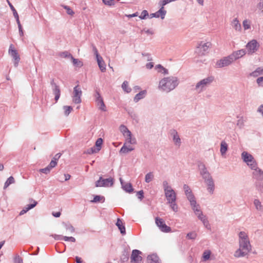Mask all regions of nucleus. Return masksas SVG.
<instances>
[{
    "label": "nucleus",
    "mask_w": 263,
    "mask_h": 263,
    "mask_svg": "<svg viewBox=\"0 0 263 263\" xmlns=\"http://www.w3.org/2000/svg\"><path fill=\"white\" fill-rule=\"evenodd\" d=\"M155 222L158 227L163 229L162 230H171L170 228L166 225L164 220L162 218L156 217L155 219Z\"/></svg>",
    "instance_id": "5701e85b"
},
{
    "label": "nucleus",
    "mask_w": 263,
    "mask_h": 263,
    "mask_svg": "<svg viewBox=\"0 0 263 263\" xmlns=\"http://www.w3.org/2000/svg\"><path fill=\"white\" fill-rule=\"evenodd\" d=\"M147 16H148V13L147 10H144L142 11L139 18L141 20H144L146 18Z\"/></svg>",
    "instance_id": "13d9d810"
},
{
    "label": "nucleus",
    "mask_w": 263,
    "mask_h": 263,
    "mask_svg": "<svg viewBox=\"0 0 263 263\" xmlns=\"http://www.w3.org/2000/svg\"><path fill=\"white\" fill-rule=\"evenodd\" d=\"M162 185L164 192L173 190L171 186L169 185L168 182L166 180L163 181Z\"/></svg>",
    "instance_id": "ea45409f"
},
{
    "label": "nucleus",
    "mask_w": 263,
    "mask_h": 263,
    "mask_svg": "<svg viewBox=\"0 0 263 263\" xmlns=\"http://www.w3.org/2000/svg\"><path fill=\"white\" fill-rule=\"evenodd\" d=\"M103 200V201L104 200V197L103 196H101L100 195H96L94 196L93 199L91 200L92 202H101Z\"/></svg>",
    "instance_id": "de8ad7c7"
},
{
    "label": "nucleus",
    "mask_w": 263,
    "mask_h": 263,
    "mask_svg": "<svg viewBox=\"0 0 263 263\" xmlns=\"http://www.w3.org/2000/svg\"><path fill=\"white\" fill-rule=\"evenodd\" d=\"M14 179L12 176L9 177L5 182L4 186V189H7L10 184L14 183Z\"/></svg>",
    "instance_id": "f704fd0d"
},
{
    "label": "nucleus",
    "mask_w": 263,
    "mask_h": 263,
    "mask_svg": "<svg viewBox=\"0 0 263 263\" xmlns=\"http://www.w3.org/2000/svg\"><path fill=\"white\" fill-rule=\"evenodd\" d=\"M121 87L122 89L127 93H129L132 91V88L128 86V82L126 81L123 82Z\"/></svg>",
    "instance_id": "473e14b6"
},
{
    "label": "nucleus",
    "mask_w": 263,
    "mask_h": 263,
    "mask_svg": "<svg viewBox=\"0 0 263 263\" xmlns=\"http://www.w3.org/2000/svg\"><path fill=\"white\" fill-rule=\"evenodd\" d=\"M137 196L138 199L142 200L144 198V192L143 190H140L137 193Z\"/></svg>",
    "instance_id": "69168bd1"
},
{
    "label": "nucleus",
    "mask_w": 263,
    "mask_h": 263,
    "mask_svg": "<svg viewBox=\"0 0 263 263\" xmlns=\"http://www.w3.org/2000/svg\"><path fill=\"white\" fill-rule=\"evenodd\" d=\"M104 4L108 6H114L115 2L114 0H102Z\"/></svg>",
    "instance_id": "0e129e2a"
},
{
    "label": "nucleus",
    "mask_w": 263,
    "mask_h": 263,
    "mask_svg": "<svg viewBox=\"0 0 263 263\" xmlns=\"http://www.w3.org/2000/svg\"><path fill=\"white\" fill-rule=\"evenodd\" d=\"M145 93H146V91L143 90V91H141L140 92L136 94L134 98V102L137 103L141 99L144 98L145 97Z\"/></svg>",
    "instance_id": "cd10ccee"
},
{
    "label": "nucleus",
    "mask_w": 263,
    "mask_h": 263,
    "mask_svg": "<svg viewBox=\"0 0 263 263\" xmlns=\"http://www.w3.org/2000/svg\"><path fill=\"white\" fill-rule=\"evenodd\" d=\"M170 205V206L172 210L174 211V212H177L178 211V206L177 204L176 203V201H172V202H170L167 203Z\"/></svg>",
    "instance_id": "4c0bfd02"
},
{
    "label": "nucleus",
    "mask_w": 263,
    "mask_h": 263,
    "mask_svg": "<svg viewBox=\"0 0 263 263\" xmlns=\"http://www.w3.org/2000/svg\"><path fill=\"white\" fill-rule=\"evenodd\" d=\"M116 224L118 227L119 230H125V228L123 225V223L120 219L118 218Z\"/></svg>",
    "instance_id": "37998d69"
},
{
    "label": "nucleus",
    "mask_w": 263,
    "mask_h": 263,
    "mask_svg": "<svg viewBox=\"0 0 263 263\" xmlns=\"http://www.w3.org/2000/svg\"><path fill=\"white\" fill-rule=\"evenodd\" d=\"M56 240H63L64 236L62 235L52 234L51 235Z\"/></svg>",
    "instance_id": "052dcab7"
},
{
    "label": "nucleus",
    "mask_w": 263,
    "mask_h": 263,
    "mask_svg": "<svg viewBox=\"0 0 263 263\" xmlns=\"http://www.w3.org/2000/svg\"><path fill=\"white\" fill-rule=\"evenodd\" d=\"M263 74V67H258L255 70L250 73V76L253 77H257L259 75Z\"/></svg>",
    "instance_id": "7c9ffc66"
},
{
    "label": "nucleus",
    "mask_w": 263,
    "mask_h": 263,
    "mask_svg": "<svg viewBox=\"0 0 263 263\" xmlns=\"http://www.w3.org/2000/svg\"><path fill=\"white\" fill-rule=\"evenodd\" d=\"M59 55L63 58H70L71 59L72 55L67 51H65L59 53Z\"/></svg>",
    "instance_id": "a19ab883"
},
{
    "label": "nucleus",
    "mask_w": 263,
    "mask_h": 263,
    "mask_svg": "<svg viewBox=\"0 0 263 263\" xmlns=\"http://www.w3.org/2000/svg\"><path fill=\"white\" fill-rule=\"evenodd\" d=\"M121 183L122 185V187L123 190L126 191L127 193H132L134 191V189L133 188V186L132 184L129 183H126L125 184H123V181L121 178L120 179Z\"/></svg>",
    "instance_id": "393cba45"
},
{
    "label": "nucleus",
    "mask_w": 263,
    "mask_h": 263,
    "mask_svg": "<svg viewBox=\"0 0 263 263\" xmlns=\"http://www.w3.org/2000/svg\"><path fill=\"white\" fill-rule=\"evenodd\" d=\"M252 170V178L255 180L256 190L261 194L263 193V171L258 166Z\"/></svg>",
    "instance_id": "20e7f679"
},
{
    "label": "nucleus",
    "mask_w": 263,
    "mask_h": 263,
    "mask_svg": "<svg viewBox=\"0 0 263 263\" xmlns=\"http://www.w3.org/2000/svg\"><path fill=\"white\" fill-rule=\"evenodd\" d=\"M29 201L31 202L30 204H28L25 206L27 209L29 211L30 210L34 208L37 204V202L33 200L32 198L29 199Z\"/></svg>",
    "instance_id": "e433bc0d"
},
{
    "label": "nucleus",
    "mask_w": 263,
    "mask_h": 263,
    "mask_svg": "<svg viewBox=\"0 0 263 263\" xmlns=\"http://www.w3.org/2000/svg\"><path fill=\"white\" fill-rule=\"evenodd\" d=\"M95 102L99 106V109L102 111H105L106 110L105 105L104 103L103 99L98 90H96L94 94Z\"/></svg>",
    "instance_id": "4468645a"
},
{
    "label": "nucleus",
    "mask_w": 263,
    "mask_h": 263,
    "mask_svg": "<svg viewBox=\"0 0 263 263\" xmlns=\"http://www.w3.org/2000/svg\"><path fill=\"white\" fill-rule=\"evenodd\" d=\"M63 228L66 230H74L72 225L69 222H63Z\"/></svg>",
    "instance_id": "49530a36"
},
{
    "label": "nucleus",
    "mask_w": 263,
    "mask_h": 263,
    "mask_svg": "<svg viewBox=\"0 0 263 263\" xmlns=\"http://www.w3.org/2000/svg\"><path fill=\"white\" fill-rule=\"evenodd\" d=\"M186 196L190 202V204L193 205V204H195L196 202H197L193 193H190V194L186 195Z\"/></svg>",
    "instance_id": "c9c22d12"
},
{
    "label": "nucleus",
    "mask_w": 263,
    "mask_h": 263,
    "mask_svg": "<svg viewBox=\"0 0 263 263\" xmlns=\"http://www.w3.org/2000/svg\"><path fill=\"white\" fill-rule=\"evenodd\" d=\"M232 26L234 29L236 31H240L241 29V24H240L238 20L235 18L232 22Z\"/></svg>",
    "instance_id": "bb28decb"
},
{
    "label": "nucleus",
    "mask_w": 263,
    "mask_h": 263,
    "mask_svg": "<svg viewBox=\"0 0 263 263\" xmlns=\"http://www.w3.org/2000/svg\"><path fill=\"white\" fill-rule=\"evenodd\" d=\"M100 151V148H97L96 147H92L87 150V153L89 154H92L93 153H98Z\"/></svg>",
    "instance_id": "3c124183"
},
{
    "label": "nucleus",
    "mask_w": 263,
    "mask_h": 263,
    "mask_svg": "<svg viewBox=\"0 0 263 263\" xmlns=\"http://www.w3.org/2000/svg\"><path fill=\"white\" fill-rule=\"evenodd\" d=\"M214 81V77L212 76H209L199 81L196 85L194 88L195 90L198 93H201L205 90L207 87Z\"/></svg>",
    "instance_id": "39448f33"
},
{
    "label": "nucleus",
    "mask_w": 263,
    "mask_h": 263,
    "mask_svg": "<svg viewBox=\"0 0 263 263\" xmlns=\"http://www.w3.org/2000/svg\"><path fill=\"white\" fill-rule=\"evenodd\" d=\"M63 240L66 241L75 242L76 239L73 237L64 236Z\"/></svg>",
    "instance_id": "338daca9"
},
{
    "label": "nucleus",
    "mask_w": 263,
    "mask_h": 263,
    "mask_svg": "<svg viewBox=\"0 0 263 263\" xmlns=\"http://www.w3.org/2000/svg\"><path fill=\"white\" fill-rule=\"evenodd\" d=\"M198 167L200 175L207 185L208 192L210 194H213L215 190V183L211 174L203 162H198Z\"/></svg>",
    "instance_id": "f03ea898"
},
{
    "label": "nucleus",
    "mask_w": 263,
    "mask_h": 263,
    "mask_svg": "<svg viewBox=\"0 0 263 263\" xmlns=\"http://www.w3.org/2000/svg\"><path fill=\"white\" fill-rule=\"evenodd\" d=\"M192 210L194 211L195 214L198 216V218L202 222L205 228L208 229H210L209 221L206 218V216H204L202 212L200 209V205L198 204H197L196 202L195 204H191Z\"/></svg>",
    "instance_id": "423d86ee"
},
{
    "label": "nucleus",
    "mask_w": 263,
    "mask_h": 263,
    "mask_svg": "<svg viewBox=\"0 0 263 263\" xmlns=\"http://www.w3.org/2000/svg\"><path fill=\"white\" fill-rule=\"evenodd\" d=\"M256 82L258 86L263 87V77L258 78L256 80Z\"/></svg>",
    "instance_id": "774afa93"
},
{
    "label": "nucleus",
    "mask_w": 263,
    "mask_h": 263,
    "mask_svg": "<svg viewBox=\"0 0 263 263\" xmlns=\"http://www.w3.org/2000/svg\"><path fill=\"white\" fill-rule=\"evenodd\" d=\"M9 6L10 7L11 10L13 12V15L15 14H17V12L16 10H15V8L13 7L12 4L10 2L9 0H6Z\"/></svg>",
    "instance_id": "680f3d73"
},
{
    "label": "nucleus",
    "mask_w": 263,
    "mask_h": 263,
    "mask_svg": "<svg viewBox=\"0 0 263 263\" xmlns=\"http://www.w3.org/2000/svg\"><path fill=\"white\" fill-rule=\"evenodd\" d=\"M246 53V50L245 49H242L234 51L230 55L232 58L233 59V61H235V60L242 57Z\"/></svg>",
    "instance_id": "a211bd4d"
},
{
    "label": "nucleus",
    "mask_w": 263,
    "mask_h": 263,
    "mask_svg": "<svg viewBox=\"0 0 263 263\" xmlns=\"http://www.w3.org/2000/svg\"><path fill=\"white\" fill-rule=\"evenodd\" d=\"M97 61L101 71L102 72H104L106 70V65L103 61L102 58L101 57H98V58H97Z\"/></svg>",
    "instance_id": "a878e982"
},
{
    "label": "nucleus",
    "mask_w": 263,
    "mask_h": 263,
    "mask_svg": "<svg viewBox=\"0 0 263 263\" xmlns=\"http://www.w3.org/2000/svg\"><path fill=\"white\" fill-rule=\"evenodd\" d=\"M259 47L260 45L256 40H252L246 46V52L249 55L253 54L259 49Z\"/></svg>",
    "instance_id": "1a4fd4ad"
},
{
    "label": "nucleus",
    "mask_w": 263,
    "mask_h": 263,
    "mask_svg": "<svg viewBox=\"0 0 263 263\" xmlns=\"http://www.w3.org/2000/svg\"><path fill=\"white\" fill-rule=\"evenodd\" d=\"M71 60L73 65L76 67H81L83 65L82 62L80 61L79 59L74 58L73 56L71 57Z\"/></svg>",
    "instance_id": "72a5a7b5"
},
{
    "label": "nucleus",
    "mask_w": 263,
    "mask_h": 263,
    "mask_svg": "<svg viewBox=\"0 0 263 263\" xmlns=\"http://www.w3.org/2000/svg\"><path fill=\"white\" fill-rule=\"evenodd\" d=\"M155 69L157 70V71L159 73L164 74H167L168 73V71L167 69L164 68L163 66H162L160 64L157 65L155 66Z\"/></svg>",
    "instance_id": "c756f323"
},
{
    "label": "nucleus",
    "mask_w": 263,
    "mask_h": 263,
    "mask_svg": "<svg viewBox=\"0 0 263 263\" xmlns=\"http://www.w3.org/2000/svg\"><path fill=\"white\" fill-rule=\"evenodd\" d=\"M233 62V59L230 54L227 57H225L220 60H218L216 63V66L217 68H222L229 66Z\"/></svg>",
    "instance_id": "f8f14e48"
},
{
    "label": "nucleus",
    "mask_w": 263,
    "mask_h": 263,
    "mask_svg": "<svg viewBox=\"0 0 263 263\" xmlns=\"http://www.w3.org/2000/svg\"><path fill=\"white\" fill-rule=\"evenodd\" d=\"M64 114L66 116H68L72 110V107L70 106H64Z\"/></svg>",
    "instance_id": "a18cd8bd"
},
{
    "label": "nucleus",
    "mask_w": 263,
    "mask_h": 263,
    "mask_svg": "<svg viewBox=\"0 0 263 263\" xmlns=\"http://www.w3.org/2000/svg\"><path fill=\"white\" fill-rule=\"evenodd\" d=\"M197 236L195 231H191L187 234L186 237L189 239H194Z\"/></svg>",
    "instance_id": "09e8293b"
},
{
    "label": "nucleus",
    "mask_w": 263,
    "mask_h": 263,
    "mask_svg": "<svg viewBox=\"0 0 263 263\" xmlns=\"http://www.w3.org/2000/svg\"><path fill=\"white\" fill-rule=\"evenodd\" d=\"M154 178V175L153 172H149L146 174L145 177V181L146 183H149L152 181Z\"/></svg>",
    "instance_id": "58836bf2"
},
{
    "label": "nucleus",
    "mask_w": 263,
    "mask_h": 263,
    "mask_svg": "<svg viewBox=\"0 0 263 263\" xmlns=\"http://www.w3.org/2000/svg\"><path fill=\"white\" fill-rule=\"evenodd\" d=\"M147 258L148 263H161L159 257L156 254L149 255Z\"/></svg>",
    "instance_id": "b1692460"
},
{
    "label": "nucleus",
    "mask_w": 263,
    "mask_h": 263,
    "mask_svg": "<svg viewBox=\"0 0 263 263\" xmlns=\"http://www.w3.org/2000/svg\"><path fill=\"white\" fill-rule=\"evenodd\" d=\"M228 149V146L227 143L223 141L220 143V153L221 155L223 156L224 154H226V152H227Z\"/></svg>",
    "instance_id": "c85d7f7f"
},
{
    "label": "nucleus",
    "mask_w": 263,
    "mask_h": 263,
    "mask_svg": "<svg viewBox=\"0 0 263 263\" xmlns=\"http://www.w3.org/2000/svg\"><path fill=\"white\" fill-rule=\"evenodd\" d=\"M142 252L138 250H133L130 256L131 263H140L142 260V257L140 255Z\"/></svg>",
    "instance_id": "dca6fc26"
},
{
    "label": "nucleus",
    "mask_w": 263,
    "mask_h": 263,
    "mask_svg": "<svg viewBox=\"0 0 263 263\" xmlns=\"http://www.w3.org/2000/svg\"><path fill=\"white\" fill-rule=\"evenodd\" d=\"M211 252L210 250H205L204 251L202 255L203 260L206 261L210 259Z\"/></svg>",
    "instance_id": "c03bdc74"
},
{
    "label": "nucleus",
    "mask_w": 263,
    "mask_h": 263,
    "mask_svg": "<svg viewBox=\"0 0 263 263\" xmlns=\"http://www.w3.org/2000/svg\"><path fill=\"white\" fill-rule=\"evenodd\" d=\"M242 25L245 30H248L251 28L250 25L247 20L243 21Z\"/></svg>",
    "instance_id": "bf43d9fd"
},
{
    "label": "nucleus",
    "mask_w": 263,
    "mask_h": 263,
    "mask_svg": "<svg viewBox=\"0 0 263 263\" xmlns=\"http://www.w3.org/2000/svg\"><path fill=\"white\" fill-rule=\"evenodd\" d=\"M82 91L79 85H78L73 88L72 101L76 104H80L81 102V96Z\"/></svg>",
    "instance_id": "ddd939ff"
},
{
    "label": "nucleus",
    "mask_w": 263,
    "mask_h": 263,
    "mask_svg": "<svg viewBox=\"0 0 263 263\" xmlns=\"http://www.w3.org/2000/svg\"><path fill=\"white\" fill-rule=\"evenodd\" d=\"M51 169H50L48 166L44 168H41L39 170V172L48 174L50 173Z\"/></svg>",
    "instance_id": "4d7b16f0"
},
{
    "label": "nucleus",
    "mask_w": 263,
    "mask_h": 263,
    "mask_svg": "<svg viewBox=\"0 0 263 263\" xmlns=\"http://www.w3.org/2000/svg\"><path fill=\"white\" fill-rule=\"evenodd\" d=\"M253 204L255 208V209L258 212V213L260 216L263 214V205L261 202L258 199H255L253 201Z\"/></svg>",
    "instance_id": "412c9836"
},
{
    "label": "nucleus",
    "mask_w": 263,
    "mask_h": 263,
    "mask_svg": "<svg viewBox=\"0 0 263 263\" xmlns=\"http://www.w3.org/2000/svg\"><path fill=\"white\" fill-rule=\"evenodd\" d=\"M134 149V148H133L132 146H126V143H124L123 146L120 149V153L127 154L131 151H133Z\"/></svg>",
    "instance_id": "2f4dec72"
},
{
    "label": "nucleus",
    "mask_w": 263,
    "mask_h": 263,
    "mask_svg": "<svg viewBox=\"0 0 263 263\" xmlns=\"http://www.w3.org/2000/svg\"><path fill=\"white\" fill-rule=\"evenodd\" d=\"M239 238V248L234 253V256L236 257H243L248 254L251 250L248 235L245 231H240Z\"/></svg>",
    "instance_id": "f257e3e1"
},
{
    "label": "nucleus",
    "mask_w": 263,
    "mask_h": 263,
    "mask_svg": "<svg viewBox=\"0 0 263 263\" xmlns=\"http://www.w3.org/2000/svg\"><path fill=\"white\" fill-rule=\"evenodd\" d=\"M165 197L166 199L167 202L168 203L170 202L176 201L177 195L175 191L173 189L167 192H164Z\"/></svg>",
    "instance_id": "f3484780"
},
{
    "label": "nucleus",
    "mask_w": 263,
    "mask_h": 263,
    "mask_svg": "<svg viewBox=\"0 0 263 263\" xmlns=\"http://www.w3.org/2000/svg\"><path fill=\"white\" fill-rule=\"evenodd\" d=\"M166 13V11L164 9H162V8H160V9L155 13H151L150 14V18L156 17L158 18L159 17H161V19H164Z\"/></svg>",
    "instance_id": "4be33fe9"
},
{
    "label": "nucleus",
    "mask_w": 263,
    "mask_h": 263,
    "mask_svg": "<svg viewBox=\"0 0 263 263\" xmlns=\"http://www.w3.org/2000/svg\"><path fill=\"white\" fill-rule=\"evenodd\" d=\"M171 134L173 137V141L175 145L179 147L181 141L177 132L175 129H173L171 130Z\"/></svg>",
    "instance_id": "6ab92c4d"
},
{
    "label": "nucleus",
    "mask_w": 263,
    "mask_h": 263,
    "mask_svg": "<svg viewBox=\"0 0 263 263\" xmlns=\"http://www.w3.org/2000/svg\"><path fill=\"white\" fill-rule=\"evenodd\" d=\"M50 84L52 86L53 93L54 95V100L57 102L61 96V90L60 89V87L54 82L53 79L51 80L50 82Z\"/></svg>",
    "instance_id": "2eb2a0df"
},
{
    "label": "nucleus",
    "mask_w": 263,
    "mask_h": 263,
    "mask_svg": "<svg viewBox=\"0 0 263 263\" xmlns=\"http://www.w3.org/2000/svg\"><path fill=\"white\" fill-rule=\"evenodd\" d=\"M168 3H170L169 0H161L159 1L158 4L160 8L164 9V6Z\"/></svg>",
    "instance_id": "603ef678"
},
{
    "label": "nucleus",
    "mask_w": 263,
    "mask_h": 263,
    "mask_svg": "<svg viewBox=\"0 0 263 263\" xmlns=\"http://www.w3.org/2000/svg\"><path fill=\"white\" fill-rule=\"evenodd\" d=\"M64 8L66 10V13L70 15L74 14V12L68 6H64Z\"/></svg>",
    "instance_id": "6e6d98bb"
},
{
    "label": "nucleus",
    "mask_w": 263,
    "mask_h": 263,
    "mask_svg": "<svg viewBox=\"0 0 263 263\" xmlns=\"http://www.w3.org/2000/svg\"><path fill=\"white\" fill-rule=\"evenodd\" d=\"M8 53L13 58L14 66L15 67H17L21 59L17 51L14 48L13 44H10Z\"/></svg>",
    "instance_id": "9b49d317"
},
{
    "label": "nucleus",
    "mask_w": 263,
    "mask_h": 263,
    "mask_svg": "<svg viewBox=\"0 0 263 263\" xmlns=\"http://www.w3.org/2000/svg\"><path fill=\"white\" fill-rule=\"evenodd\" d=\"M245 121L243 119V117H240L237 122V125L240 128H241L244 126Z\"/></svg>",
    "instance_id": "864d4df0"
},
{
    "label": "nucleus",
    "mask_w": 263,
    "mask_h": 263,
    "mask_svg": "<svg viewBox=\"0 0 263 263\" xmlns=\"http://www.w3.org/2000/svg\"><path fill=\"white\" fill-rule=\"evenodd\" d=\"M183 190L184 191L185 195L190 194V193H192L190 187L186 184H184L183 185Z\"/></svg>",
    "instance_id": "e2e57ef3"
},
{
    "label": "nucleus",
    "mask_w": 263,
    "mask_h": 263,
    "mask_svg": "<svg viewBox=\"0 0 263 263\" xmlns=\"http://www.w3.org/2000/svg\"><path fill=\"white\" fill-rule=\"evenodd\" d=\"M241 159L252 170L257 167V163L253 156L247 152L243 151L241 153Z\"/></svg>",
    "instance_id": "6e6552de"
},
{
    "label": "nucleus",
    "mask_w": 263,
    "mask_h": 263,
    "mask_svg": "<svg viewBox=\"0 0 263 263\" xmlns=\"http://www.w3.org/2000/svg\"><path fill=\"white\" fill-rule=\"evenodd\" d=\"M103 144V139L101 138H98L95 143V146L96 148H100V150L101 148V145Z\"/></svg>",
    "instance_id": "8fccbe9b"
},
{
    "label": "nucleus",
    "mask_w": 263,
    "mask_h": 263,
    "mask_svg": "<svg viewBox=\"0 0 263 263\" xmlns=\"http://www.w3.org/2000/svg\"><path fill=\"white\" fill-rule=\"evenodd\" d=\"M258 13L259 14H263V0H260L257 5Z\"/></svg>",
    "instance_id": "79ce46f5"
},
{
    "label": "nucleus",
    "mask_w": 263,
    "mask_h": 263,
    "mask_svg": "<svg viewBox=\"0 0 263 263\" xmlns=\"http://www.w3.org/2000/svg\"><path fill=\"white\" fill-rule=\"evenodd\" d=\"M129 258V255L127 253H123L121 256V260L123 262H126Z\"/></svg>",
    "instance_id": "5fc2aeb1"
},
{
    "label": "nucleus",
    "mask_w": 263,
    "mask_h": 263,
    "mask_svg": "<svg viewBox=\"0 0 263 263\" xmlns=\"http://www.w3.org/2000/svg\"><path fill=\"white\" fill-rule=\"evenodd\" d=\"M114 182V179L111 177L103 179L102 177H100L96 182L95 185L96 187H109L112 186Z\"/></svg>",
    "instance_id": "9d476101"
},
{
    "label": "nucleus",
    "mask_w": 263,
    "mask_h": 263,
    "mask_svg": "<svg viewBox=\"0 0 263 263\" xmlns=\"http://www.w3.org/2000/svg\"><path fill=\"white\" fill-rule=\"evenodd\" d=\"M211 45V44L210 42L203 43V42H201L197 47V48L200 51L201 54H204Z\"/></svg>",
    "instance_id": "aec40b11"
},
{
    "label": "nucleus",
    "mask_w": 263,
    "mask_h": 263,
    "mask_svg": "<svg viewBox=\"0 0 263 263\" xmlns=\"http://www.w3.org/2000/svg\"><path fill=\"white\" fill-rule=\"evenodd\" d=\"M119 128L120 132L122 133L125 138L126 142L125 143H128L130 144H136L137 143L136 139L134 137H133L131 132L125 125H121Z\"/></svg>",
    "instance_id": "0eeeda50"
},
{
    "label": "nucleus",
    "mask_w": 263,
    "mask_h": 263,
    "mask_svg": "<svg viewBox=\"0 0 263 263\" xmlns=\"http://www.w3.org/2000/svg\"><path fill=\"white\" fill-rule=\"evenodd\" d=\"M178 84V79L177 77H165L160 81L159 88L163 91L169 92L174 89Z\"/></svg>",
    "instance_id": "7ed1b4c3"
}]
</instances>
